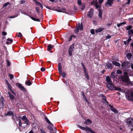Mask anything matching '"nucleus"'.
I'll use <instances>...</instances> for the list:
<instances>
[{"instance_id": "1", "label": "nucleus", "mask_w": 133, "mask_h": 133, "mask_svg": "<svg viewBox=\"0 0 133 133\" xmlns=\"http://www.w3.org/2000/svg\"><path fill=\"white\" fill-rule=\"evenodd\" d=\"M131 72V71H130V72H129L128 71V72H124V74L125 76L122 77V80L123 81L127 83L128 85L133 86V81L131 82L128 77L127 76V75L128 74H129Z\"/></svg>"}, {"instance_id": "2", "label": "nucleus", "mask_w": 133, "mask_h": 133, "mask_svg": "<svg viewBox=\"0 0 133 133\" xmlns=\"http://www.w3.org/2000/svg\"><path fill=\"white\" fill-rule=\"evenodd\" d=\"M126 98L131 101H133V90L129 92L125 93Z\"/></svg>"}, {"instance_id": "3", "label": "nucleus", "mask_w": 133, "mask_h": 133, "mask_svg": "<svg viewBox=\"0 0 133 133\" xmlns=\"http://www.w3.org/2000/svg\"><path fill=\"white\" fill-rule=\"evenodd\" d=\"M77 126L79 128L81 129L87 131L88 133H89V132H90L91 133H96L92 129L89 127H83L80 126L79 125H77Z\"/></svg>"}, {"instance_id": "4", "label": "nucleus", "mask_w": 133, "mask_h": 133, "mask_svg": "<svg viewBox=\"0 0 133 133\" xmlns=\"http://www.w3.org/2000/svg\"><path fill=\"white\" fill-rule=\"evenodd\" d=\"M112 86L109 89L110 90H118L122 92H125V90L123 88H120L119 87H115L114 85Z\"/></svg>"}, {"instance_id": "5", "label": "nucleus", "mask_w": 133, "mask_h": 133, "mask_svg": "<svg viewBox=\"0 0 133 133\" xmlns=\"http://www.w3.org/2000/svg\"><path fill=\"white\" fill-rule=\"evenodd\" d=\"M106 80L107 82V87L109 89L113 85L112 84V82L109 76H107L106 77Z\"/></svg>"}, {"instance_id": "6", "label": "nucleus", "mask_w": 133, "mask_h": 133, "mask_svg": "<svg viewBox=\"0 0 133 133\" xmlns=\"http://www.w3.org/2000/svg\"><path fill=\"white\" fill-rule=\"evenodd\" d=\"M58 70L59 74L61 75L63 77H64L66 75V74L64 72H62V66L61 64L60 63L58 64Z\"/></svg>"}, {"instance_id": "7", "label": "nucleus", "mask_w": 133, "mask_h": 133, "mask_svg": "<svg viewBox=\"0 0 133 133\" xmlns=\"http://www.w3.org/2000/svg\"><path fill=\"white\" fill-rule=\"evenodd\" d=\"M114 0H107L105 5L107 6H111L113 3Z\"/></svg>"}, {"instance_id": "8", "label": "nucleus", "mask_w": 133, "mask_h": 133, "mask_svg": "<svg viewBox=\"0 0 133 133\" xmlns=\"http://www.w3.org/2000/svg\"><path fill=\"white\" fill-rule=\"evenodd\" d=\"M74 48V45L73 44L70 46L68 50V53L69 56H71L72 55V52L73 51Z\"/></svg>"}, {"instance_id": "9", "label": "nucleus", "mask_w": 133, "mask_h": 133, "mask_svg": "<svg viewBox=\"0 0 133 133\" xmlns=\"http://www.w3.org/2000/svg\"><path fill=\"white\" fill-rule=\"evenodd\" d=\"M5 115L6 116H12V119L15 120H17V117L16 115H13V112H12L10 111L8 112V113H7L6 114H5Z\"/></svg>"}, {"instance_id": "10", "label": "nucleus", "mask_w": 133, "mask_h": 133, "mask_svg": "<svg viewBox=\"0 0 133 133\" xmlns=\"http://www.w3.org/2000/svg\"><path fill=\"white\" fill-rule=\"evenodd\" d=\"M94 10L91 9H90L87 14L88 17L90 18H91L93 14Z\"/></svg>"}, {"instance_id": "11", "label": "nucleus", "mask_w": 133, "mask_h": 133, "mask_svg": "<svg viewBox=\"0 0 133 133\" xmlns=\"http://www.w3.org/2000/svg\"><path fill=\"white\" fill-rule=\"evenodd\" d=\"M16 85L22 91H26V89L22 85L18 83H16Z\"/></svg>"}, {"instance_id": "12", "label": "nucleus", "mask_w": 133, "mask_h": 133, "mask_svg": "<svg viewBox=\"0 0 133 133\" xmlns=\"http://www.w3.org/2000/svg\"><path fill=\"white\" fill-rule=\"evenodd\" d=\"M22 120L24 121V123L26 125H28L29 124V122L28 121L26 116H24L22 118Z\"/></svg>"}, {"instance_id": "13", "label": "nucleus", "mask_w": 133, "mask_h": 133, "mask_svg": "<svg viewBox=\"0 0 133 133\" xmlns=\"http://www.w3.org/2000/svg\"><path fill=\"white\" fill-rule=\"evenodd\" d=\"M126 122L128 124L133 127V120L128 118L127 119Z\"/></svg>"}, {"instance_id": "14", "label": "nucleus", "mask_w": 133, "mask_h": 133, "mask_svg": "<svg viewBox=\"0 0 133 133\" xmlns=\"http://www.w3.org/2000/svg\"><path fill=\"white\" fill-rule=\"evenodd\" d=\"M129 62L127 61H125L123 62L122 64V66L123 67H128Z\"/></svg>"}, {"instance_id": "15", "label": "nucleus", "mask_w": 133, "mask_h": 133, "mask_svg": "<svg viewBox=\"0 0 133 133\" xmlns=\"http://www.w3.org/2000/svg\"><path fill=\"white\" fill-rule=\"evenodd\" d=\"M107 67L108 68L110 69H112L113 65L112 64L110 63H108L106 65Z\"/></svg>"}, {"instance_id": "16", "label": "nucleus", "mask_w": 133, "mask_h": 133, "mask_svg": "<svg viewBox=\"0 0 133 133\" xmlns=\"http://www.w3.org/2000/svg\"><path fill=\"white\" fill-rule=\"evenodd\" d=\"M110 107L111 110L115 113H116L117 112V110L116 109L114 108L112 106L110 105H109Z\"/></svg>"}, {"instance_id": "17", "label": "nucleus", "mask_w": 133, "mask_h": 133, "mask_svg": "<svg viewBox=\"0 0 133 133\" xmlns=\"http://www.w3.org/2000/svg\"><path fill=\"white\" fill-rule=\"evenodd\" d=\"M101 96L103 97L102 99V100L103 102L104 103H105L107 102L105 97L102 94L101 95Z\"/></svg>"}, {"instance_id": "18", "label": "nucleus", "mask_w": 133, "mask_h": 133, "mask_svg": "<svg viewBox=\"0 0 133 133\" xmlns=\"http://www.w3.org/2000/svg\"><path fill=\"white\" fill-rule=\"evenodd\" d=\"M44 118L45 121L49 124V125H50L51 126H53V125L52 123L50 122V121L46 117H44Z\"/></svg>"}, {"instance_id": "19", "label": "nucleus", "mask_w": 133, "mask_h": 133, "mask_svg": "<svg viewBox=\"0 0 133 133\" xmlns=\"http://www.w3.org/2000/svg\"><path fill=\"white\" fill-rule=\"evenodd\" d=\"M104 30L103 28H100L97 29L95 31L96 33H97L99 32H101L102 31Z\"/></svg>"}, {"instance_id": "20", "label": "nucleus", "mask_w": 133, "mask_h": 133, "mask_svg": "<svg viewBox=\"0 0 133 133\" xmlns=\"http://www.w3.org/2000/svg\"><path fill=\"white\" fill-rule=\"evenodd\" d=\"M8 94L9 95L10 99L11 100H14L15 99V98L14 96L10 93L9 92H8Z\"/></svg>"}, {"instance_id": "21", "label": "nucleus", "mask_w": 133, "mask_h": 133, "mask_svg": "<svg viewBox=\"0 0 133 133\" xmlns=\"http://www.w3.org/2000/svg\"><path fill=\"white\" fill-rule=\"evenodd\" d=\"M92 123L91 121L89 119L86 120L84 122V124L87 125L91 124Z\"/></svg>"}, {"instance_id": "22", "label": "nucleus", "mask_w": 133, "mask_h": 133, "mask_svg": "<svg viewBox=\"0 0 133 133\" xmlns=\"http://www.w3.org/2000/svg\"><path fill=\"white\" fill-rule=\"evenodd\" d=\"M112 63L114 65L117 66H119L120 65V64L116 61H113L112 62Z\"/></svg>"}, {"instance_id": "23", "label": "nucleus", "mask_w": 133, "mask_h": 133, "mask_svg": "<svg viewBox=\"0 0 133 133\" xmlns=\"http://www.w3.org/2000/svg\"><path fill=\"white\" fill-rule=\"evenodd\" d=\"M34 1L36 4H37V5H39V6H41L42 8L43 9V6L42 5V4H41L39 2H38L36 0H35Z\"/></svg>"}, {"instance_id": "24", "label": "nucleus", "mask_w": 133, "mask_h": 133, "mask_svg": "<svg viewBox=\"0 0 133 133\" xmlns=\"http://www.w3.org/2000/svg\"><path fill=\"white\" fill-rule=\"evenodd\" d=\"M53 47L54 46L53 45H52L51 44H49L48 46L47 50L48 51H49L52 49Z\"/></svg>"}, {"instance_id": "25", "label": "nucleus", "mask_w": 133, "mask_h": 133, "mask_svg": "<svg viewBox=\"0 0 133 133\" xmlns=\"http://www.w3.org/2000/svg\"><path fill=\"white\" fill-rule=\"evenodd\" d=\"M78 25L77 26H78V29L79 30H82L83 29V25L82 24H81V25L80 24V23H79L78 24Z\"/></svg>"}, {"instance_id": "26", "label": "nucleus", "mask_w": 133, "mask_h": 133, "mask_svg": "<svg viewBox=\"0 0 133 133\" xmlns=\"http://www.w3.org/2000/svg\"><path fill=\"white\" fill-rule=\"evenodd\" d=\"M127 58L129 59H131L132 56V54L131 53H128L127 55Z\"/></svg>"}, {"instance_id": "27", "label": "nucleus", "mask_w": 133, "mask_h": 133, "mask_svg": "<svg viewBox=\"0 0 133 133\" xmlns=\"http://www.w3.org/2000/svg\"><path fill=\"white\" fill-rule=\"evenodd\" d=\"M97 3V0H94L92 2H91V4L92 5H95Z\"/></svg>"}, {"instance_id": "28", "label": "nucleus", "mask_w": 133, "mask_h": 133, "mask_svg": "<svg viewBox=\"0 0 133 133\" xmlns=\"http://www.w3.org/2000/svg\"><path fill=\"white\" fill-rule=\"evenodd\" d=\"M128 67L131 68L132 69H133V63L129 62Z\"/></svg>"}, {"instance_id": "29", "label": "nucleus", "mask_w": 133, "mask_h": 133, "mask_svg": "<svg viewBox=\"0 0 133 133\" xmlns=\"http://www.w3.org/2000/svg\"><path fill=\"white\" fill-rule=\"evenodd\" d=\"M128 33L129 35L133 34V30H128Z\"/></svg>"}, {"instance_id": "30", "label": "nucleus", "mask_w": 133, "mask_h": 133, "mask_svg": "<svg viewBox=\"0 0 133 133\" xmlns=\"http://www.w3.org/2000/svg\"><path fill=\"white\" fill-rule=\"evenodd\" d=\"M126 24V22H122L121 23H120L119 24H117V26L118 27H120L123 24Z\"/></svg>"}, {"instance_id": "31", "label": "nucleus", "mask_w": 133, "mask_h": 133, "mask_svg": "<svg viewBox=\"0 0 133 133\" xmlns=\"http://www.w3.org/2000/svg\"><path fill=\"white\" fill-rule=\"evenodd\" d=\"M132 28V26L131 25L125 27L126 30H130Z\"/></svg>"}, {"instance_id": "32", "label": "nucleus", "mask_w": 133, "mask_h": 133, "mask_svg": "<svg viewBox=\"0 0 133 133\" xmlns=\"http://www.w3.org/2000/svg\"><path fill=\"white\" fill-rule=\"evenodd\" d=\"M31 18L34 21H38V22H39L40 21H39V19H38V18H34V17H31Z\"/></svg>"}, {"instance_id": "33", "label": "nucleus", "mask_w": 133, "mask_h": 133, "mask_svg": "<svg viewBox=\"0 0 133 133\" xmlns=\"http://www.w3.org/2000/svg\"><path fill=\"white\" fill-rule=\"evenodd\" d=\"M53 126H51L49 125V126H48V128L50 130L52 131L53 130Z\"/></svg>"}, {"instance_id": "34", "label": "nucleus", "mask_w": 133, "mask_h": 133, "mask_svg": "<svg viewBox=\"0 0 133 133\" xmlns=\"http://www.w3.org/2000/svg\"><path fill=\"white\" fill-rule=\"evenodd\" d=\"M25 84L28 85H30L31 84V83L30 81H28L25 82Z\"/></svg>"}, {"instance_id": "35", "label": "nucleus", "mask_w": 133, "mask_h": 133, "mask_svg": "<svg viewBox=\"0 0 133 133\" xmlns=\"http://www.w3.org/2000/svg\"><path fill=\"white\" fill-rule=\"evenodd\" d=\"M95 7L96 9L99 8L101 7V5L99 4H98V3H97L95 5Z\"/></svg>"}, {"instance_id": "36", "label": "nucleus", "mask_w": 133, "mask_h": 133, "mask_svg": "<svg viewBox=\"0 0 133 133\" xmlns=\"http://www.w3.org/2000/svg\"><path fill=\"white\" fill-rule=\"evenodd\" d=\"M115 72L113 71L111 74V77L112 78H114L115 77L114 73Z\"/></svg>"}, {"instance_id": "37", "label": "nucleus", "mask_w": 133, "mask_h": 133, "mask_svg": "<svg viewBox=\"0 0 133 133\" xmlns=\"http://www.w3.org/2000/svg\"><path fill=\"white\" fill-rule=\"evenodd\" d=\"M102 12L101 10H99V13L98 14V16L99 17H101V18H102Z\"/></svg>"}, {"instance_id": "38", "label": "nucleus", "mask_w": 133, "mask_h": 133, "mask_svg": "<svg viewBox=\"0 0 133 133\" xmlns=\"http://www.w3.org/2000/svg\"><path fill=\"white\" fill-rule=\"evenodd\" d=\"M84 74L85 76H86L87 79L89 80V75H88V74L87 73V72L85 73Z\"/></svg>"}, {"instance_id": "39", "label": "nucleus", "mask_w": 133, "mask_h": 133, "mask_svg": "<svg viewBox=\"0 0 133 133\" xmlns=\"http://www.w3.org/2000/svg\"><path fill=\"white\" fill-rule=\"evenodd\" d=\"M10 4V3L9 2H7L4 3L3 5V7H5L7 6L8 5Z\"/></svg>"}, {"instance_id": "40", "label": "nucleus", "mask_w": 133, "mask_h": 133, "mask_svg": "<svg viewBox=\"0 0 133 133\" xmlns=\"http://www.w3.org/2000/svg\"><path fill=\"white\" fill-rule=\"evenodd\" d=\"M83 97H84L85 100L88 103H89V102H88V101L87 100L86 97L85 96V95H84V94L83 93Z\"/></svg>"}, {"instance_id": "41", "label": "nucleus", "mask_w": 133, "mask_h": 133, "mask_svg": "<svg viewBox=\"0 0 133 133\" xmlns=\"http://www.w3.org/2000/svg\"><path fill=\"white\" fill-rule=\"evenodd\" d=\"M79 29H78V26H77L76 28L74 30V32L75 33H77Z\"/></svg>"}, {"instance_id": "42", "label": "nucleus", "mask_w": 133, "mask_h": 133, "mask_svg": "<svg viewBox=\"0 0 133 133\" xmlns=\"http://www.w3.org/2000/svg\"><path fill=\"white\" fill-rule=\"evenodd\" d=\"M72 11L71 10H69L68 11H66L65 12V13L68 14H70L72 13Z\"/></svg>"}, {"instance_id": "43", "label": "nucleus", "mask_w": 133, "mask_h": 133, "mask_svg": "<svg viewBox=\"0 0 133 133\" xmlns=\"http://www.w3.org/2000/svg\"><path fill=\"white\" fill-rule=\"evenodd\" d=\"M131 37H130V36L129 37L128 39L127 40V44H128L129 43V42L131 41Z\"/></svg>"}, {"instance_id": "44", "label": "nucleus", "mask_w": 133, "mask_h": 133, "mask_svg": "<svg viewBox=\"0 0 133 133\" xmlns=\"http://www.w3.org/2000/svg\"><path fill=\"white\" fill-rule=\"evenodd\" d=\"M90 32L91 33L93 34L94 35L95 34V32H94V30L93 29H91L90 30Z\"/></svg>"}, {"instance_id": "45", "label": "nucleus", "mask_w": 133, "mask_h": 133, "mask_svg": "<svg viewBox=\"0 0 133 133\" xmlns=\"http://www.w3.org/2000/svg\"><path fill=\"white\" fill-rule=\"evenodd\" d=\"M103 0H99L98 1V3L100 4L101 5L102 3L103 2Z\"/></svg>"}, {"instance_id": "46", "label": "nucleus", "mask_w": 133, "mask_h": 133, "mask_svg": "<svg viewBox=\"0 0 133 133\" xmlns=\"http://www.w3.org/2000/svg\"><path fill=\"white\" fill-rule=\"evenodd\" d=\"M40 131L41 133H46L44 130L42 129H40Z\"/></svg>"}, {"instance_id": "47", "label": "nucleus", "mask_w": 133, "mask_h": 133, "mask_svg": "<svg viewBox=\"0 0 133 133\" xmlns=\"http://www.w3.org/2000/svg\"><path fill=\"white\" fill-rule=\"evenodd\" d=\"M117 72L118 74H120L122 73V71L121 70H117Z\"/></svg>"}, {"instance_id": "48", "label": "nucleus", "mask_w": 133, "mask_h": 133, "mask_svg": "<svg viewBox=\"0 0 133 133\" xmlns=\"http://www.w3.org/2000/svg\"><path fill=\"white\" fill-rule=\"evenodd\" d=\"M77 3L79 5H81L82 4V3L81 0H78L77 1Z\"/></svg>"}, {"instance_id": "49", "label": "nucleus", "mask_w": 133, "mask_h": 133, "mask_svg": "<svg viewBox=\"0 0 133 133\" xmlns=\"http://www.w3.org/2000/svg\"><path fill=\"white\" fill-rule=\"evenodd\" d=\"M9 76L10 77V79H12L14 77V76L12 74H9Z\"/></svg>"}, {"instance_id": "50", "label": "nucleus", "mask_w": 133, "mask_h": 133, "mask_svg": "<svg viewBox=\"0 0 133 133\" xmlns=\"http://www.w3.org/2000/svg\"><path fill=\"white\" fill-rule=\"evenodd\" d=\"M7 41H9V42L10 43H11V42H12V39H10V38H8L7 39Z\"/></svg>"}, {"instance_id": "51", "label": "nucleus", "mask_w": 133, "mask_h": 133, "mask_svg": "<svg viewBox=\"0 0 133 133\" xmlns=\"http://www.w3.org/2000/svg\"><path fill=\"white\" fill-rule=\"evenodd\" d=\"M7 65L8 66H9L10 65V63L9 61L8 60H6Z\"/></svg>"}, {"instance_id": "52", "label": "nucleus", "mask_w": 133, "mask_h": 133, "mask_svg": "<svg viewBox=\"0 0 133 133\" xmlns=\"http://www.w3.org/2000/svg\"><path fill=\"white\" fill-rule=\"evenodd\" d=\"M22 35L21 33V32H19L18 33V35L17 36L18 37H21L22 36Z\"/></svg>"}, {"instance_id": "53", "label": "nucleus", "mask_w": 133, "mask_h": 133, "mask_svg": "<svg viewBox=\"0 0 133 133\" xmlns=\"http://www.w3.org/2000/svg\"><path fill=\"white\" fill-rule=\"evenodd\" d=\"M2 34L3 36L6 35L7 34V33L6 32L3 31L2 33Z\"/></svg>"}, {"instance_id": "54", "label": "nucleus", "mask_w": 133, "mask_h": 133, "mask_svg": "<svg viewBox=\"0 0 133 133\" xmlns=\"http://www.w3.org/2000/svg\"><path fill=\"white\" fill-rule=\"evenodd\" d=\"M106 37V39H108L111 37V36L109 35H108Z\"/></svg>"}, {"instance_id": "55", "label": "nucleus", "mask_w": 133, "mask_h": 133, "mask_svg": "<svg viewBox=\"0 0 133 133\" xmlns=\"http://www.w3.org/2000/svg\"><path fill=\"white\" fill-rule=\"evenodd\" d=\"M19 126H21L22 125V123L21 122V120L20 119H19Z\"/></svg>"}, {"instance_id": "56", "label": "nucleus", "mask_w": 133, "mask_h": 133, "mask_svg": "<svg viewBox=\"0 0 133 133\" xmlns=\"http://www.w3.org/2000/svg\"><path fill=\"white\" fill-rule=\"evenodd\" d=\"M7 85L8 87L10 89H11V85H10V84L9 83H8Z\"/></svg>"}, {"instance_id": "57", "label": "nucleus", "mask_w": 133, "mask_h": 133, "mask_svg": "<svg viewBox=\"0 0 133 133\" xmlns=\"http://www.w3.org/2000/svg\"><path fill=\"white\" fill-rule=\"evenodd\" d=\"M10 91L14 95H16V94L15 92L12 90L11 89H10Z\"/></svg>"}, {"instance_id": "58", "label": "nucleus", "mask_w": 133, "mask_h": 133, "mask_svg": "<svg viewBox=\"0 0 133 133\" xmlns=\"http://www.w3.org/2000/svg\"><path fill=\"white\" fill-rule=\"evenodd\" d=\"M17 16V15H16L15 16H10L9 17V18H15V17H16Z\"/></svg>"}, {"instance_id": "59", "label": "nucleus", "mask_w": 133, "mask_h": 133, "mask_svg": "<svg viewBox=\"0 0 133 133\" xmlns=\"http://www.w3.org/2000/svg\"><path fill=\"white\" fill-rule=\"evenodd\" d=\"M41 70L42 71H44L45 70V69L44 68H41Z\"/></svg>"}, {"instance_id": "60", "label": "nucleus", "mask_w": 133, "mask_h": 133, "mask_svg": "<svg viewBox=\"0 0 133 133\" xmlns=\"http://www.w3.org/2000/svg\"><path fill=\"white\" fill-rule=\"evenodd\" d=\"M83 68L84 70V73L87 72L86 69L84 66H83Z\"/></svg>"}, {"instance_id": "61", "label": "nucleus", "mask_w": 133, "mask_h": 133, "mask_svg": "<svg viewBox=\"0 0 133 133\" xmlns=\"http://www.w3.org/2000/svg\"><path fill=\"white\" fill-rule=\"evenodd\" d=\"M130 0H128V2L125 4H130Z\"/></svg>"}, {"instance_id": "62", "label": "nucleus", "mask_w": 133, "mask_h": 133, "mask_svg": "<svg viewBox=\"0 0 133 133\" xmlns=\"http://www.w3.org/2000/svg\"><path fill=\"white\" fill-rule=\"evenodd\" d=\"M93 24L95 25H96V21L94 20L93 21Z\"/></svg>"}, {"instance_id": "63", "label": "nucleus", "mask_w": 133, "mask_h": 133, "mask_svg": "<svg viewBox=\"0 0 133 133\" xmlns=\"http://www.w3.org/2000/svg\"><path fill=\"white\" fill-rule=\"evenodd\" d=\"M25 2V1L24 0H21V3L23 4Z\"/></svg>"}, {"instance_id": "64", "label": "nucleus", "mask_w": 133, "mask_h": 133, "mask_svg": "<svg viewBox=\"0 0 133 133\" xmlns=\"http://www.w3.org/2000/svg\"><path fill=\"white\" fill-rule=\"evenodd\" d=\"M72 36V37H74V38H75L76 37V36L75 35H72L71 36Z\"/></svg>"}]
</instances>
